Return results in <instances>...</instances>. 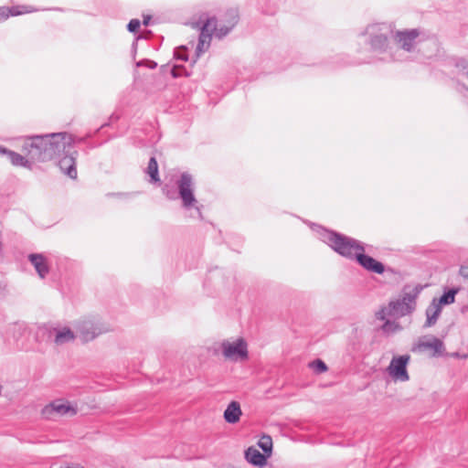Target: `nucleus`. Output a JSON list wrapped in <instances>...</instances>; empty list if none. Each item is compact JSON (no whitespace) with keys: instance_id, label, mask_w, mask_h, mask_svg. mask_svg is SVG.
Segmentation results:
<instances>
[{"instance_id":"1","label":"nucleus","mask_w":468,"mask_h":468,"mask_svg":"<svg viewBox=\"0 0 468 468\" xmlns=\"http://www.w3.org/2000/svg\"><path fill=\"white\" fill-rule=\"evenodd\" d=\"M316 227L322 241L326 243L338 255L355 261L367 271L376 274L398 273L395 269L387 267L383 262L367 254L365 244L360 240L321 226Z\"/></svg>"},{"instance_id":"2","label":"nucleus","mask_w":468,"mask_h":468,"mask_svg":"<svg viewBox=\"0 0 468 468\" xmlns=\"http://www.w3.org/2000/svg\"><path fill=\"white\" fill-rule=\"evenodd\" d=\"M60 136L59 133L27 136L22 150L32 161L42 163L50 161L59 157L61 151L64 150Z\"/></svg>"},{"instance_id":"3","label":"nucleus","mask_w":468,"mask_h":468,"mask_svg":"<svg viewBox=\"0 0 468 468\" xmlns=\"http://www.w3.org/2000/svg\"><path fill=\"white\" fill-rule=\"evenodd\" d=\"M120 119V116L116 113H112L110 117L107 122L102 123L98 129L94 131H89L85 133L83 136H78L67 132H60L59 134H61L60 138L64 144V150L65 149H70L75 150V146L79 144H87V147L89 149H94L104 143H107L108 141L117 137V134L109 135L104 141L101 143H94L90 142V139L94 138L97 134L101 133V130H103L105 127H111L115 122H117Z\"/></svg>"},{"instance_id":"4","label":"nucleus","mask_w":468,"mask_h":468,"mask_svg":"<svg viewBox=\"0 0 468 468\" xmlns=\"http://www.w3.org/2000/svg\"><path fill=\"white\" fill-rule=\"evenodd\" d=\"M392 33L386 24H371L367 27L365 35L368 37L367 43L374 52L389 53V60L394 61L392 48L389 47L388 36Z\"/></svg>"},{"instance_id":"5","label":"nucleus","mask_w":468,"mask_h":468,"mask_svg":"<svg viewBox=\"0 0 468 468\" xmlns=\"http://www.w3.org/2000/svg\"><path fill=\"white\" fill-rule=\"evenodd\" d=\"M408 288V286L403 288V294L401 298L388 303V315L403 317L415 311L416 299L421 292L423 287L420 284H417L410 292H407Z\"/></svg>"},{"instance_id":"6","label":"nucleus","mask_w":468,"mask_h":468,"mask_svg":"<svg viewBox=\"0 0 468 468\" xmlns=\"http://www.w3.org/2000/svg\"><path fill=\"white\" fill-rule=\"evenodd\" d=\"M176 184L177 187V197L181 200L182 207L186 210L196 208L197 216L201 218L202 213L200 208L197 206V199L195 196V182L193 176L188 172H183L180 174Z\"/></svg>"},{"instance_id":"7","label":"nucleus","mask_w":468,"mask_h":468,"mask_svg":"<svg viewBox=\"0 0 468 468\" xmlns=\"http://www.w3.org/2000/svg\"><path fill=\"white\" fill-rule=\"evenodd\" d=\"M220 347L226 359L236 362L249 358L248 344L243 337H239L233 342L224 340Z\"/></svg>"},{"instance_id":"8","label":"nucleus","mask_w":468,"mask_h":468,"mask_svg":"<svg viewBox=\"0 0 468 468\" xmlns=\"http://www.w3.org/2000/svg\"><path fill=\"white\" fill-rule=\"evenodd\" d=\"M41 413L45 419L54 420L57 417L76 415L77 408L72 406L69 401L57 399L45 406Z\"/></svg>"},{"instance_id":"9","label":"nucleus","mask_w":468,"mask_h":468,"mask_svg":"<svg viewBox=\"0 0 468 468\" xmlns=\"http://www.w3.org/2000/svg\"><path fill=\"white\" fill-rule=\"evenodd\" d=\"M410 360V356L408 354L394 356L388 367V375L395 381H408L410 376L407 370L408 364Z\"/></svg>"},{"instance_id":"10","label":"nucleus","mask_w":468,"mask_h":468,"mask_svg":"<svg viewBox=\"0 0 468 468\" xmlns=\"http://www.w3.org/2000/svg\"><path fill=\"white\" fill-rule=\"evenodd\" d=\"M78 333L82 342H90L98 335L108 331L100 320L87 319L79 323Z\"/></svg>"},{"instance_id":"11","label":"nucleus","mask_w":468,"mask_h":468,"mask_svg":"<svg viewBox=\"0 0 468 468\" xmlns=\"http://www.w3.org/2000/svg\"><path fill=\"white\" fill-rule=\"evenodd\" d=\"M428 336H422L413 343L410 351L413 353H421L427 349L432 350L433 356H441L445 351V346L441 339L431 335L430 340H426Z\"/></svg>"},{"instance_id":"12","label":"nucleus","mask_w":468,"mask_h":468,"mask_svg":"<svg viewBox=\"0 0 468 468\" xmlns=\"http://www.w3.org/2000/svg\"><path fill=\"white\" fill-rule=\"evenodd\" d=\"M61 154H63V156L58 160V163L59 169L69 178H77L76 159L79 154L78 151L67 148L61 151L60 155Z\"/></svg>"},{"instance_id":"13","label":"nucleus","mask_w":468,"mask_h":468,"mask_svg":"<svg viewBox=\"0 0 468 468\" xmlns=\"http://www.w3.org/2000/svg\"><path fill=\"white\" fill-rule=\"evenodd\" d=\"M38 334H42L43 336H47L48 339L53 338L54 343L57 345H62L69 343L75 338L73 331L69 327H64L60 330L51 327H41L38 330Z\"/></svg>"},{"instance_id":"14","label":"nucleus","mask_w":468,"mask_h":468,"mask_svg":"<svg viewBox=\"0 0 468 468\" xmlns=\"http://www.w3.org/2000/svg\"><path fill=\"white\" fill-rule=\"evenodd\" d=\"M420 32L418 28L398 30L394 35V39L399 44L400 48L410 52L413 50L416 38L420 36Z\"/></svg>"},{"instance_id":"15","label":"nucleus","mask_w":468,"mask_h":468,"mask_svg":"<svg viewBox=\"0 0 468 468\" xmlns=\"http://www.w3.org/2000/svg\"><path fill=\"white\" fill-rule=\"evenodd\" d=\"M27 261L31 263L41 279L48 276L50 271V267L47 257L43 253H29L27 255Z\"/></svg>"},{"instance_id":"16","label":"nucleus","mask_w":468,"mask_h":468,"mask_svg":"<svg viewBox=\"0 0 468 468\" xmlns=\"http://www.w3.org/2000/svg\"><path fill=\"white\" fill-rule=\"evenodd\" d=\"M244 457L249 463L260 468L265 466L269 459L267 455L260 452L254 446H250L248 449L245 450Z\"/></svg>"},{"instance_id":"17","label":"nucleus","mask_w":468,"mask_h":468,"mask_svg":"<svg viewBox=\"0 0 468 468\" xmlns=\"http://www.w3.org/2000/svg\"><path fill=\"white\" fill-rule=\"evenodd\" d=\"M242 416L241 407L239 401L231 400L224 410L223 418L229 424H236Z\"/></svg>"},{"instance_id":"18","label":"nucleus","mask_w":468,"mask_h":468,"mask_svg":"<svg viewBox=\"0 0 468 468\" xmlns=\"http://www.w3.org/2000/svg\"><path fill=\"white\" fill-rule=\"evenodd\" d=\"M442 311V307L439 305L434 300H431V303L428 305L425 311L426 321L423 324L424 328H429L433 326Z\"/></svg>"},{"instance_id":"19","label":"nucleus","mask_w":468,"mask_h":468,"mask_svg":"<svg viewBox=\"0 0 468 468\" xmlns=\"http://www.w3.org/2000/svg\"><path fill=\"white\" fill-rule=\"evenodd\" d=\"M458 287H445L443 289L442 294L439 298H433L439 305L443 307L444 305L452 304L455 302V297L459 292Z\"/></svg>"},{"instance_id":"20","label":"nucleus","mask_w":468,"mask_h":468,"mask_svg":"<svg viewBox=\"0 0 468 468\" xmlns=\"http://www.w3.org/2000/svg\"><path fill=\"white\" fill-rule=\"evenodd\" d=\"M207 20H213V24L215 25L214 26H211V28L213 30V33L215 35L216 37L221 39L223 38L224 37H226L232 29H233V26L229 25V24H226L224 22L218 24V20L215 16H212V17H207Z\"/></svg>"},{"instance_id":"21","label":"nucleus","mask_w":468,"mask_h":468,"mask_svg":"<svg viewBox=\"0 0 468 468\" xmlns=\"http://www.w3.org/2000/svg\"><path fill=\"white\" fill-rule=\"evenodd\" d=\"M6 158L10 161V163L15 166H20L25 168L31 169L32 167V160L26 158L22 154L14 152L12 150L8 151Z\"/></svg>"},{"instance_id":"22","label":"nucleus","mask_w":468,"mask_h":468,"mask_svg":"<svg viewBox=\"0 0 468 468\" xmlns=\"http://www.w3.org/2000/svg\"><path fill=\"white\" fill-rule=\"evenodd\" d=\"M145 173L150 177V182L152 184L160 183V176H159V168H158V163L155 158V156H151L147 165V167L145 169Z\"/></svg>"},{"instance_id":"23","label":"nucleus","mask_w":468,"mask_h":468,"mask_svg":"<svg viewBox=\"0 0 468 468\" xmlns=\"http://www.w3.org/2000/svg\"><path fill=\"white\" fill-rule=\"evenodd\" d=\"M213 22H214L213 20H207V18L206 21L203 23V25L200 27L198 40L206 42L207 48L209 47L210 41L212 38V35L214 34L213 30L211 28V26L215 27Z\"/></svg>"},{"instance_id":"24","label":"nucleus","mask_w":468,"mask_h":468,"mask_svg":"<svg viewBox=\"0 0 468 468\" xmlns=\"http://www.w3.org/2000/svg\"><path fill=\"white\" fill-rule=\"evenodd\" d=\"M20 8H26V6H0V15L2 16V21H5L10 16H16L27 13V10H20Z\"/></svg>"},{"instance_id":"25","label":"nucleus","mask_w":468,"mask_h":468,"mask_svg":"<svg viewBox=\"0 0 468 468\" xmlns=\"http://www.w3.org/2000/svg\"><path fill=\"white\" fill-rule=\"evenodd\" d=\"M258 446L262 450V452L271 457L272 453V439L270 435L264 434L258 441Z\"/></svg>"},{"instance_id":"26","label":"nucleus","mask_w":468,"mask_h":468,"mask_svg":"<svg viewBox=\"0 0 468 468\" xmlns=\"http://www.w3.org/2000/svg\"><path fill=\"white\" fill-rule=\"evenodd\" d=\"M403 329L401 324L396 321L386 320L381 325V330L386 335H391Z\"/></svg>"},{"instance_id":"27","label":"nucleus","mask_w":468,"mask_h":468,"mask_svg":"<svg viewBox=\"0 0 468 468\" xmlns=\"http://www.w3.org/2000/svg\"><path fill=\"white\" fill-rule=\"evenodd\" d=\"M331 68L335 69L338 67H344L351 65L352 63L349 61L348 57L345 54H338L332 58Z\"/></svg>"},{"instance_id":"28","label":"nucleus","mask_w":468,"mask_h":468,"mask_svg":"<svg viewBox=\"0 0 468 468\" xmlns=\"http://www.w3.org/2000/svg\"><path fill=\"white\" fill-rule=\"evenodd\" d=\"M239 12L237 9H229L227 10V12L225 13L224 15V20L222 22L224 23H228L233 27H235L237 25V23L239 22Z\"/></svg>"},{"instance_id":"29","label":"nucleus","mask_w":468,"mask_h":468,"mask_svg":"<svg viewBox=\"0 0 468 468\" xmlns=\"http://www.w3.org/2000/svg\"><path fill=\"white\" fill-rule=\"evenodd\" d=\"M174 58L181 61H187L189 59L188 48L186 46H180L174 50Z\"/></svg>"},{"instance_id":"30","label":"nucleus","mask_w":468,"mask_h":468,"mask_svg":"<svg viewBox=\"0 0 468 468\" xmlns=\"http://www.w3.org/2000/svg\"><path fill=\"white\" fill-rule=\"evenodd\" d=\"M170 74L174 79L190 76V73L186 69V67L181 65H174L170 69Z\"/></svg>"},{"instance_id":"31","label":"nucleus","mask_w":468,"mask_h":468,"mask_svg":"<svg viewBox=\"0 0 468 468\" xmlns=\"http://www.w3.org/2000/svg\"><path fill=\"white\" fill-rule=\"evenodd\" d=\"M310 367L318 374L324 373L328 369L327 365L320 358H316L311 362Z\"/></svg>"},{"instance_id":"32","label":"nucleus","mask_w":468,"mask_h":468,"mask_svg":"<svg viewBox=\"0 0 468 468\" xmlns=\"http://www.w3.org/2000/svg\"><path fill=\"white\" fill-rule=\"evenodd\" d=\"M207 48H207L206 42L198 40L195 50V58L192 59L191 65H194L200 57V55L204 53V51Z\"/></svg>"},{"instance_id":"33","label":"nucleus","mask_w":468,"mask_h":468,"mask_svg":"<svg viewBox=\"0 0 468 468\" xmlns=\"http://www.w3.org/2000/svg\"><path fill=\"white\" fill-rule=\"evenodd\" d=\"M135 66L137 68L145 67L151 69H154L157 67V63L149 58H144L139 61H136Z\"/></svg>"},{"instance_id":"34","label":"nucleus","mask_w":468,"mask_h":468,"mask_svg":"<svg viewBox=\"0 0 468 468\" xmlns=\"http://www.w3.org/2000/svg\"><path fill=\"white\" fill-rule=\"evenodd\" d=\"M141 27V21L137 18L131 19L127 24V30L131 33L137 34Z\"/></svg>"},{"instance_id":"35","label":"nucleus","mask_w":468,"mask_h":468,"mask_svg":"<svg viewBox=\"0 0 468 468\" xmlns=\"http://www.w3.org/2000/svg\"><path fill=\"white\" fill-rule=\"evenodd\" d=\"M456 67L468 77V59L461 58L456 61Z\"/></svg>"},{"instance_id":"36","label":"nucleus","mask_w":468,"mask_h":468,"mask_svg":"<svg viewBox=\"0 0 468 468\" xmlns=\"http://www.w3.org/2000/svg\"><path fill=\"white\" fill-rule=\"evenodd\" d=\"M388 315V311L387 312V309L386 308H382L381 310H379L377 314H376V316L378 320H382V321H386V316Z\"/></svg>"},{"instance_id":"37","label":"nucleus","mask_w":468,"mask_h":468,"mask_svg":"<svg viewBox=\"0 0 468 468\" xmlns=\"http://www.w3.org/2000/svg\"><path fill=\"white\" fill-rule=\"evenodd\" d=\"M261 12L263 14H265V15L272 16L276 12V8L274 6H272V7H266V8L261 6Z\"/></svg>"},{"instance_id":"38","label":"nucleus","mask_w":468,"mask_h":468,"mask_svg":"<svg viewBox=\"0 0 468 468\" xmlns=\"http://www.w3.org/2000/svg\"><path fill=\"white\" fill-rule=\"evenodd\" d=\"M142 38V36L141 35H137L132 44V51L133 53V56L135 55L136 53V49H137V41Z\"/></svg>"},{"instance_id":"39","label":"nucleus","mask_w":468,"mask_h":468,"mask_svg":"<svg viewBox=\"0 0 468 468\" xmlns=\"http://www.w3.org/2000/svg\"><path fill=\"white\" fill-rule=\"evenodd\" d=\"M460 274L463 278L468 279V267H465V266L462 265L461 268H460Z\"/></svg>"},{"instance_id":"40","label":"nucleus","mask_w":468,"mask_h":468,"mask_svg":"<svg viewBox=\"0 0 468 468\" xmlns=\"http://www.w3.org/2000/svg\"><path fill=\"white\" fill-rule=\"evenodd\" d=\"M151 19H152V16L150 15H144V19H143V24L146 27L149 26Z\"/></svg>"},{"instance_id":"41","label":"nucleus","mask_w":468,"mask_h":468,"mask_svg":"<svg viewBox=\"0 0 468 468\" xmlns=\"http://www.w3.org/2000/svg\"><path fill=\"white\" fill-rule=\"evenodd\" d=\"M165 196H166L169 199H171V200H174V199H176V193H175L174 191H169V190H167V191H165Z\"/></svg>"},{"instance_id":"42","label":"nucleus","mask_w":468,"mask_h":468,"mask_svg":"<svg viewBox=\"0 0 468 468\" xmlns=\"http://www.w3.org/2000/svg\"><path fill=\"white\" fill-rule=\"evenodd\" d=\"M9 149L0 144V155L6 156Z\"/></svg>"},{"instance_id":"43","label":"nucleus","mask_w":468,"mask_h":468,"mask_svg":"<svg viewBox=\"0 0 468 468\" xmlns=\"http://www.w3.org/2000/svg\"><path fill=\"white\" fill-rule=\"evenodd\" d=\"M452 356L457 357V358H467L468 355L467 354L461 355L458 352H454V353L452 354Z\"/></svg>"}]
</instances>
